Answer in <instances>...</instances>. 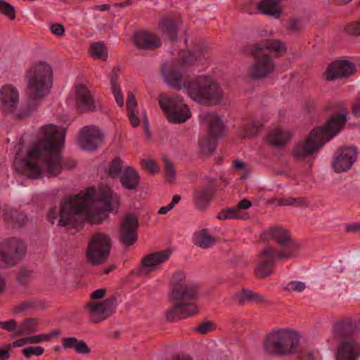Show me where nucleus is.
I'll return each mask as SVG.
<instances>
[{
    "label": "nucleus",
    "instance_id": "obj_1",
    "mask_svg": "<svg viewBox=\"0 0 360 360\" xmlns=\"http://www.w3.org/2000/svg\"><path fill=\"white\" fill-rule=\"evenodd\" d=\"M120 206V198L108 186L100 188L96 192L89 188L74 197L61 202L60 206L52 207L48 213L51 224L58 218L60 226L76 227L88 220L91 224L101 223L108 213Z\"/></svg>",
    "mask_w": 360,
    "mask_h": 360
},
{
    "label": "nucleus",
    "instance_id": "obj_2",
    "mask_svg": "<svg viewBox=\"0 0 360 360\" xmlns=\"http://www.w3.org/2000/svg\"><path fill=\"white\" fill-rule=\"evenodd\" d=\"M65 133L53 124L40 128L38 140L23 160V167L18 172L31 179H38L43 174L49 177L56 176L63 168L70 169L75 167L74 160L68 159L63 165L60 150L63 146Z\"/></svg>",
    "mask_w": 360,
    "mask_h": 360
},
{
    "label": "nucleus",
    "instance_id": "obj_3",
    "mask_svg": "<svg viewBox=\"0 0 360 360\" xmlns=\"http://www.w3.org/2000/svg\"><path fill=\"white\" fill-rule=\"evenodd\" d=\"M197 59L198 57L190 52L182 56V64L179 67L172 66L162 70L165 81L172 88L186 89L188 96L200 104L217 105L223 99V92L217 82L204 75L190 79L186 75L184 65L192 64Z\"/></svg>",
    "mask_w": 360,
    "mask_h": 360
},
{
    "label": "nucleus",
    "instance_id": "obj_4",
    "mask_svg": "<svg viewBox=\"0 0 360 360\" xmlns=\"http://www.w3.org/2000/svg\"><path fill=\"white\" fill-rule=\"evenodd\" d=\"M199 285L191 281L184 271L173 274L170 283L169 300L174 305L166 311L169 321H177L196 314L198 307L193 302L198 293Z\"/></svg>",
    "mask_w": 360,
    "mask_h": 360
},
{
    "label": "nucleus",
    "instance_id": "obj_5",
    "mask_svg": "<svg viewBox=\"0 0 360 360\" xmlns=\"http://www.w3.org/2000/svg\"><path fill=\"white\" fill-rule=\"evenodd\" d=\"M347 121V113L333 115L322 127L314 129L304 140L299 141L292 154L297 160H304L317 153L321 148L339 133Z\"/></svg>",
    "mask_w": 360,
    "mask_h": 360
},
{
    "label": "nucleus",
    "instance_id": "obj_6",
    "mask_svg": "<svg viewBox=\"0 0 360 360\" xmlns=\"http://www.w3.org/2000/svg\"><path fill=\"white\" fill-rule=\"evenodd\" d=\"M300 335L292 330L278 329L268 333L264 340V349L271 356H288L297 352Z\"/></svg>",
    "mask_w": 360,
    "mask_h": 360
},
{
    "label": "nucleus",
    "instance_id": "obj_7",
    "mask_svg": "<svg viewBox=\"0 0 360 360\" xmlns=\"http://www.w3.org/2000/svg\"><path fill=\"white\" fill-rule=\"evenodd\" d=\"M52 75V68L46 62H39L31 67L27 73L30 103L33 104L49 94Z\"/></svg>",
    "mask_w": 360,
    "mask_h": 360
},
{
    "label": "nucleus",
    "instance_id": "obj_8",
    "mask_svg": "<svg viewBox=\"0 0 360 360\" xmlns=\"http://www.w3.org/2000/svg\"><path fill=\"white\" fill-rule=\"evenodd\" d=\"M159 104L169 122L184 123L191 117L188 105L179 96H162Z\"/></svg>",
    "mask_w": 360,
    "mask_h": 360
},
{
    "label": "nucleus",
    "instance_id": "obj_9",
    "mask_svg": "<svg viewBox=\"0 0 360 360\" xmlns=\"http://www.w3.org/2000/svg\"><path fill=\"white\" fill-rule=\"evenodd\" d=\"M200 118L207 125V134L201 138L199 145L203 153H210L216 148L217 139L223 136L224 127L220 117L211 113H203Z\"/></svg>",
    "mask_w": 360,
    "mask_h": 360
},
{
    "label": "nucleus",
    "instance_id": "obj_10",
    "mask_svg": "<svg viewBox=\"0 0 360 360\" xmlns=\"http://www.w3.org/2000/svg\"><path fill=\"white\" fill-rule=\"evenodd\" d=\"M112 248L110 236L103 233L94 234L86 250V258L89 263L98 265L105 262Z\"/></svg>",
    "mask_w": 360,
    "mask_h": 360
},
{
    "label": "nucleus",
    "instance_id": "obj_11",
    "mask_svg": "<svg viewBox=\"0 0 360 360\" xmlns=\"http://www.w3.org/2000/svg\"><path fill=\"white\" fill-rule=\"evenodd\" d=\"M25 244L15 238H8L0 245V268L6 269L17 264L25 256Z\"/></svg>",
    "mask_w": 360,
    "mask_h": 360
},
{
    "label": "nucleus",
    "instance_id": "obj_12",
    "mask_svg": "<svg viewBox=\"0 0 360 360\" xmlns=\"http://www.w3.org/2000/svg\"><path fill=\"white\" fill-rule=\"evenodd\" d=\"M255 62L250 70L252 79H258L267 77L275 70V63L271 57L263 53L261 44H255L251 50Z\"/></svg>",
    "mask_w": 360,
    "mask_h": 360
},
{
    "label": "nucleus",
    "instance_id": "obj_13",
    "mask_svg": "<svg viewBox=\"0 0 360 360\" xmlns=\"http://www.w3.org/2000/svg\"><path fill=\"white\" fill-rule=\"evenodd\" d=\"M359 335V324L349 318L337 321L332 328V338L339 343L346 340H356Z\"/></svg>",
    "mask_w": 360,
    "mask_h": 360
},
{
    "label": "nucleus",
    "instance_id": "obj_14",
    "mask_svg": "<svg viewBox=\"0 0 360 360\" xmlns=\"http://www.w3.org/2000/svg\"><path fill=\"white\" fill-rule=\"evenodd\" d=\"M115 299H106L102 302H89L85 307L92 323H99L111 316L115 309Z\"/></svg>",
    "mask_w": 360,
    "mask_h": 360
},
{
    "label": "nucleus",
    "instance_id": "obj_15",
    "mask_svg": "<svg viewBox=\"0 0 360 360\" xmlns=\"http://www.w3.org/2000/svg\"><path fill=\"white\" fill-rule=\"evenodd\" d=\"M74 99L75 108L79 112H93L97 109V105L91 92L83 84L75 86Z\"/></svg>",
    "mask_w": 360,
    "mask_h": 360
},
{
    "label": "nucleus",
    "instance_id": "obj_16",
    "mask_svg": "<svg viewBox=\"0 0 360 360\" xmlns=\"http://www.w3.org/2000/svg\"><path fill=\"white\" fill-rule=\"evenodd\" d=\"M139 225L138 218L134 214H127L124 217L120 228V240L124 245L130 246L136 241Z\"/></svg>",
    "mask_w": 360,
    "mask_h": 360
},
{
    "label": "nucleus",
    "instance_id": "obj_17",
    "mask_svg": "<svg viewBox=\"0 0 360 360\" xmlns=\"http://www.w3.org/2000/svg\"><path fill=\"white\" fill-rule=\"evenodd\" d=\"M171 254V250H165L143 257L139 271V275L148 276L155 270L157 266L166 262L169 259Z\"/></svg>",
    "mask_w": 360,
    "mask_h": 360
},
{
    "label": "nucleus",
    "instance_id": "obj_18",
    "mask_svg": "<svg viewBox=\"0 0 360 360\" xmlns=\"http://www.w3.org/2000/svg\"><path fill=\"white\" fill-rule=\"evenodd\" d=\"M103 141V134L101 130L94 126L82 129L79 141L81 147L86 150H94Z\"/></svg>",
    "mask_w": 360,
    "mask_h": 360
},
{
    "label": "nucleus",
    "instance_id": "obj_19",
    "mask_svg": "<svg viewBox=\"0 0 360 360\" xmlns=\"http://www.w3.org/2000/svg\"><path fill=\"white\" fill-rule=\"evenodd\" d=\"M134 46L141 50H155L162 46L160 37L155 34L147 30H139L133 34Z\"/></svg>",
    "mask_w": 360,
    "mask_h": 360
},
{
    "label": "nucleus",
    "instance_id": "obj_20",
    "mask_svg": "<svg viewBox=\"0 0 360 360\" xmlns=\"http://www.w3.org/2000/svg\"><path fill=\"white\" fill-rule=\"evenodd\" d=\"M356 156L357 151L354 147H345L340 149L338 155L332 162L334 170L340 173L349 169L356 161Z\"/></svg>",
    "mask_w": 360,
    "mask_h": 360
},
{
    "label": "nucleus",
    "instance_id": "obj_21",
    "mask_svg": "<svg viewBox=\"0 0 360 360\" xmlns=\"http://www.w3.org/2000/svg\"><path fill=\"white\" fill-rule=\"evenodd\" d=\"M355 72V66L346 60H336L331 63L327 68L325 77L327 81H333L338 78L349 77Z\"/></svg>",
    "mask_w": 360,
    "mask_h": 360
},
{
    "label": "nucleus",
    "instance_id": "obj_22",
    "mask_svg": "<svg viewBox=\"0 0 360 360\" xmlns=\"http://www.w3.org/2000/svg\"><path fill=\"white\" fill-rule=\"evenodd\" d=\"M273 248L266 247L259 255L255 274L259 278H265L272 273L276 258L273 255Z\"/></svg>",
    "mask_w": 360,
    "mask_h": 360
},
{
    "label": "nucleus",
    "instance_id": "obj_23",
    "mask_svg": "<svg viewBox=\"0 0 360 360\" xmlns=\"http://www.w3.org/2000/svg\"><path fill=\"white\" fill-rule=\"evenodd\" d=\"M335 360H359L360 344L356 340H346L340 342L335 355Z\"/></svg>",
    "mask_w": 360,
    "mask_h": 360
},
{
    "label": "nucleus",
    "instance_id": "obj_24",
    "mask_svg": "<svg viewBox=\"0 0 360 360\" xmlns=\"http://www.w3.org/2000/svg\"><path fill=\"white\" fill-rule=\"evenodd\" d=\"M0 101L4 110L13 111L19 103V94L13 86L7 84L0 89Z\"/></svg>",
    "mask_w": 360,
    "mask_h": 360
},
{
    "label": "nucleus",
    "instance_id": "obj_25",
    "mask_svg": "<svg viewBox=\"0 0 360 360\" xmlns=\"http://www.w3.org/2000/svg\"><path fill=\"white\" fill-rule=\"evenodd\" d=\"M281 0H262L260 2L252 1L251 6L258 9L262 13L279 18L282 13Z\"/></svg>",
    "mask_w": 360,
    "mask_h": 360
},
{
    "label": "nucleus",
    "instance_id": "obj_26",
    "mask_svg": "<svg viewBox=\"0 0 360 360\" xmlns=\"http://www.w3.org/2000/svg\"><path fill=\"white\" fill-rule=\"evenodd\" d=\"M300 250V244L295 240L284 245L280 246L279 250L273 248L274 256L278 259H290L296 257Z\"/></svg>",
    "mask_w": 360,
    "mask_h": 360
},
{
    "label": "nucleus",
    "instance_id": "obj_27",
    "mask_svg": "<svg viewBox=\"0 0 360 360\" xmlns=\"http://www.w3.org/2000/svg\"><path fill=\"white\" fill-rule=\"evenodd\" d=\"M193 241L196 246L207 249L214 245L217 239L209 233L207 229H203L193 234Z\"/></svg>",
    "mask_w": 360,
    "mask_h": 360
},
{
    "label": "nucleus",
    "instance_id": "obj_28",
    "mask_svg": "<svg viewBox=\"0 0 360 360\" xmlns=\"http://www.w3.org/2000/svg\"><path fill=\"white\" fill-rule=\"evenodd\" d=\"M139 180L138 172L131 167H127L120 177L122 185L128 190L135 189L139 186Z\"/></svg>",
    "mask_w": 360,
    "mask_h": 360
},
{
    "label": "nucleus",
    "instance_id": "obj_29",
    "mask_svg": "<svg viewBox=\"0 0 360 360\" xmlns=\"http://www.w3.org/2000/svg\"><path fill=\"white\" fill-rule=\"evenodd\" d=\"M256 44H261L263 46V51L266 50L276 57L283 56L287 51L285 43L279 39H268L262 43H257Z\"/></svg>",
    "mask_w": 360,
    "mask_h": 360
},
{
    "label": "nucleus",
    "instance_id": "obj_30",
    "mask_svg": "<svg viewBox=\"0 0 360 360\" xmlns=\"http://www.w3.org/2000/svg\"><path fill=\"white\" fill-rule=\"evenodd\" d=\"M63 349H73L78 354H89L91 350L86 342L75 337L63 338L62 340Z\"/></svg>",
    "mask_w": 360,
    "mask_h": 360
},
{
    "label": "nucleus",
    "instance_id": "obj_31",
    "mask_svg": "<svg viewBox=\"0 0 360 360\" xmlns=\"http://www.w3.org/2000/svg\"><path fill=\"white\" fill-rule=\"evenodd\" d=\"M267 234L269 237L274 240L279 246L286 245L295 240L290 232L281 227H274L269 229Z\"/></svg>",
    "mask_w": 360,
    "mask_h": 360
},
{
    "label": "nucleus",
    "instance_id": "obj_32",
    "mask_svg": "<svg viewBox=\"0 0 360 360\" xmlns=\"http://www.w3.org/2000/svg\"><path fill=\"white\" fill-rule=\"evenodd\" d=\"M291 136V134L288 131L274 129L269 133L267 141L271 146H281L288 142Z\"/></svg>",
    "mask_w": 360,
    "mask_h": 360
},
{
    "label": "nucleus",
    "instance_id": "obj_33",
    "mask_svg": "<svg viewBox=\"0 0 360 360\" xmlns=\"http://www.w3.org/2000/svg\"><path fill=\"white\" fill-rule=\"evenodd\" d=\"M214 184L211 182L205 188L198 190L195 193L194 198L198 207L202 208L210 202L214 191Z\"/></svg>",
    "mask_w": 360,
    "mask_h": 360
},
{
    "label": "nucleus",
    "instance_id": "obj_34",
    "mask_svg": "<svg viewBox=\"0 0 360 360\" xmlns=\"http://www.w3.org/2000/svg\"><path fill=\"white\" fill-rule=\"evenodd\" d=\"M233 300L240 304H244L249 302H260L264 301V297L248 289H243L241 291L236 292L233 295Z\"/></svg>",
    "mask_w": 360,
    "mask_h": 360
},
{
    "label": "nucleus",
    "instance_id": "obj_35",
    "mask_svg": "<svg viewBox=\"0 0 360 360\" xmlns=\"http://www.w3.org/2000/svg\"><path fill=\"white\" fill-rule=\"evenodd\" d=\"M38 325L39 323L37 319H27L18 325L17 335L20 336L34 333L38 330Z\"/></svg>",
    "mask_w": 360,
    "mask_h": 360
},
{
    "label": "nucleus",
    "instance_id": "obj_36",
    "mask_svg": "<svg viewBox=\"0 0 360 360\" xmlns=\"http://www.w3.org/2000/svg\"><path fill=\"white\" fill-rule=\"evenodd\" d=\"M117 70L114 68L110 73V85L115 101L120 107L124 105V98L120 89L117 83Z\"/></svg>",
    "mask_w": 360,
    "mask_h": 360
},
{
    "label": "nucleus",
    "instance_id": "obj_37",
    "mask_svg": "<svg viewBox=\"0 0 360 360\" xmlns=\"http://www.w3.org/2000/svg\"><path fill=\"white\" fill-rule=\"evenodd\" d=\"M217 217L219 219H245L248 217V214L245 212L240 210L237 207L228 208L218 214Z\"/></svg>",
    "mask_w": 360,
    "mask_h": 360
},
{
    "label": "nucleus",
    "instance_id": "obj_38",
    "mask_svg": "<svg viewBox=\"0 0 360 360\" xmlns=\"http://www.w3.org/2000/svg\"><path fill=\"white\" fill-rule=\"evenodd\" d=\"M90 55L96 59L106 60L108 58V50L103 42H94L89 47Z\"/></svg>",
    "mask_w": 360,
    "mask_h": 360
},
{
    "label": "nucleus",
    "instance_id": "obj_39",
    "mask_svg": "<svg viewBox=\"0 0 360 360\" xmlns=\"http://www.w3.org/2000/svg\"><path fill=\"white\" fill-rule=\"evenodd\" d=\"M264 120H256L247 123L244 126L243 136L245 137L254 136L257 134L258 130L262 127L265 123Z\"/></svg>",
    "mask_w": 360,
    "mask_h": 360
},
{
    "label": "nucleus",
    "instance_id": "obj_40",
    "mask_svg": "<svg viewBox=\"0 0 360 360\" xmlns=\"http://www.w3.org/2000/svg\"><path fill=\"white\" fill-rule=\"evenodd\" d=\"M160 29L163 34L170 41H174L177 36L176 24H160Z\"/></svg>",
    "mask_w": 360,
    "mask_h": 360
},
{
    "label": "nucleus",
    "instance_id": "obj_41",
    "mask_svg": "<svg viewBox=\"0 0 360 360\" xmlns=\"http://www.w3.org/2000/svg\"><path fill=\"white\" fill-rule=\"evenodd\" d=\"M6 219L18 224L23 225L27 220L26 216L22 213H19L16 210L11 209L6 214Z\"/></svg>",
    "mask_w": 360,
    "mask_h": 360
},
{
    "label": "nucleus",
    "instance_id": "obj_42",
    "mask_svg": "<svg viewBox=\"0 0 360 360\" xmlns=\"http://www.w3.org/2000/svg\"><path fill=\"white\" fill-rule=\"evenodd\" d=\"M122 167V160L117 157L114 159L109 165L108 174L110 176L115 178L120 175Z\"/></svg>",
    "mask_w": 360,
    "mask_h": 360
},
{
    "label": "nucleus",
    "instance_id": "obj_43",
    "mask_svg": "<svg viewBox=\"0 0 360 360\" xmlns=\"http://www.w3.org/2000/svg\"><path fill=\"white\" fill-rule=\"evenodd\" d=\"M44 352V348L40 346H30L22 349V354L27 359L32 356H41Z\"/></svg>",
    "mask_w": 360,
    "mask_h": 360
},
{
    "label": "nucleus",
    "instance_id": "obj_44",
    "mask_svg": "<svg viewBox=\"0 0 360 360\" xmlns=\"http://www.w3.org/2000/svg\"><path fill=\"white\" fill-rule=\"evenodd\" d=\"M0 12L6 15L10 20L15 19V13L13 6L3 0H0Z\"/></svg>",
    "mask_w": 360,
    "mask_h": 360
},
{
    "label": "nucleus",
    "instance_id": "obj_45",
    "mask_svg": "<svg viewBox=\"0 0 360 360\" xmlns=\"http://www.w3.org/2000/svg\"><path fill=\"white\" fill-rule=\"evenodd\" d=\"M306 288V284L304 282L298 281H292L288 283L283 289L289 292H301Z\"/></svg>",
    "mask_w": 360,
    "mask_h": 360
},
{
    "label": "nucleus",
    "instance_id": "obj_46",
    "mask_svg": "<svg viewBox=\"0 0 360 360\" xmlns=\"http://www.w3.org/2000/svg\"><path fill=\"white\" fill-rule=\"evenodd\" d=\"M166 176L168 181H172L176 178V169L174 165L167 158H163Z\"/></svg>",
    "mask_w": 360,
    "mask_h": 360
},
{
    "label": "nucleus",
    "instance_id": "obj_47",
    "mask_svg": "<svg viewBox=\"0 0 360 360\" xmlns=\"http://www.w3.org/2000/svg\"><path fill=\"white\" fill-rule=\"evenodd\" d=\"M0 327L8 331H15L11 336L15 338L17 335V329L18 327V322L15 319H11L7 321H0Z\"/></svg>",
    "mask_w": 360,
    "mask_h": 360
},
{
    "label": "nucleus",
    "instance_id": "obj_48",
    "mask_svg": "<svg viewBox=\"0 0 360 360\" xmlns=\"http://www.w3.org/2000/svg\"><path fill=\"white\" fill-rule=\"evenodd\" d=\"M343 30L349 36L357 37L360 35V24H345Z\"/></svg>",
    "mask_w": 360,
    "mask_h": 360
},
{
    "label": "nucleus",
    "instance_id": "obj_49",
    "mask_svg": "<svg viewBox=\"0 0 360 360\" xmlns=\"http://www.w3.org/2000/svg\"><path fill=\"white\" fill-rule=\"evenodd\" d=\"M215 327L212 322L206 321L202 322L199 324V326L195 328V330L200 334H207L214 330Z\"/></svg>",
    "mask_w": 360,
    "mask_h": 360
},
{
    "label": "nucleus",
    "instance_id": "obj_50",
    "mask_svg": "<svg viewBox=\"0 0 360 360\" xmlns=\"http://www.w3.org/2000/svg\"><path fill=\"white\" fill-rule=\"evenodd\" d=\"M37 305L36 302L32 300H27L21 302L14 308L15 312H20L34 308Z\"/></svg>",
    "mask_w": 360,
    "mask_h": 360
},
{
    "label": "nucleus",
    "instance_id": "obj_51",
    "mask_svg": "<svg viewBox=\"0 0 360 360\" xmlns=\"http://www.w3.org/2000/svg\"><path fill=\"white\" fill-rule=\"evenodd\" d=\"M142 162L143 165L145 166L146 169L152 174L159 172L160 169L154 160H145Z\"/></svg>",
    "mask_w": 360,
    "mask_h": 360
},
{
    "label": "nucleus",
    "instance_id": "obj_52",
    "mask_svg": "<svg viewBox=\"0 0 360 360\" xmlns=\"http://www.w3.org/2000/svg\"><path fill=\"white\" fill-rule=\"evenodd\" d=\"M285 29L288 34H297L304 29V27L302 24H287Z\"/></svg>",
    "mask_w": 360,
    "mask_h": 360
},
{
    "label": "nucleus",
    "instance_id": "obj_53",
    "mask_svg": "<svg viewBox=\"0 0 360 360\" xmlns=\"http://www.w3.org/2000/svg\"><path fill=\"white\" fill-rule=\"evenodd\" d=\"M49 30L56 36H62L65 29L62 24H49Z\"/></svg>",
    "mask_w": 360,
    "mask_h": 360
},
{
    "label": "nucleus",
    "instance_id": "obj_54",
    "mask_svg": "<svg viewBox=\"0 0 360 360\" xmlns=\"http://www.w3.org/2000/svg\"><path fill=\"white\" fill-rule=\"evenodd\" d=\"M47 337L45 334H39L27 338L29 344H37L47 341Z\"/></svg>",
    "mask_w": 360,
    "mask_h": 360
},
{
    "label": "nucleus",
    "instance_id": "obj_55",
    "mask_svg": "<svg viewBox=\"0 0 360 360\" xmlns=\"http://www.w3.org/2000/svg\"><path fill=\"white\" fill-rule=\"evenodd\" d=\"M309 205L307 199L304 197L292 198V206L306 207Z\"/></svg>",
    "mask_w": 360,
    "mask_h": 360
},
{
    "label": "nucleus",
    "instance_id": "obj_56",
    "mask_svg": "<svg viewBox=\"0 0 360 360\" xmlns=\"http://www.w3.org/2000/svg\"><path fill=\"white\" fill-rule=\"evenodd\" d=\"M136 106V100L134 95L132 93H129L127 99V108L128 112L134 110Z\"/></svg>",
    "mask_w": 360,
    "mask_h": 360
},
{
    "label": "nucleus",
    "instance_id": "obj_57",
    "mask_svg": "<svg viewBox=\"0 0 360 360\" xmlns=\"http://www.w3.org/2000/svg\"><path fill=\"white\" fill-rule=\"evenodd\" d=\"M31 276V271L27 270H21L19 273V275L18 276V281L21 284H25L29 278Z\"/></svg>",
    "mask_w": 360,
    "mask_h": 360
},
{
    "label": "nucleus",
    "instance_id": "obj_58",
    "mask_svg": "<svg viewBox=\"0 0 360 360\" xmlns=\"http://www.w3.org/2000/svg\"><path fill=\"white\" fill-rule=\"evenodd\" d=\"M128 115L131 124L134 127H138L140 124V122L139 117L135 115L134 110L128 112Z\"/></svg>",
    "mask_w": 360,
    "mask_h": 360
},
{
    "label": "nucleus",
    "instance_id": "obj_59",
    "mask_svg": "<svg viewBox=\"0 0 360 360\" xmlns=\"http://www.w3.org/2000/svg\"><path fill=\"white\" fill-rule=\"evenodd\" d=\"M106 293V290L105 288H100L94 290L91 294V299H101L103 298Z\"/></svg>",
    "mask_w": 360,
    "mask_h": 360
},
{
    "label": "nucleus",
    "instance_id": "obj_60",
    "mask_svg": "<svg viewBox=\"0 0 360 360\" xmlns=\"http://www.w3.org/2000/svg\"><path fill=\"white\" fill-rule=\"evenodd\" d=\"M276 203L279 206H292V198H278L276 200Z\"/></svg>",
    "mask_w": 360,
    "mask_h": 360
},
{
    "label": "nucleus",
    "instance_id": "obj_61",
    "mask_svg": "<svg viewBox=\"0 0 360 360\" xmlns=\"http://www.w3.org/2000/svg\"><path fill=\"white\" fill-rule=\"evenodd\" d=\"M251 206H252V202L249 200L245 198L238 202L237 207L239 208L240 210H248Z\"/></svg>",
    "mask_w": 360,
    "mask_h": 360
},
{
    "label": "nucleus",
    "instance_id": "obj_62",
    "mask_svg": "<svg viewBox=\"0 0 360 360\" xmlns=\"http://www.w3.org/2000/svg\"><path fill=\"white\" fill-rule=\"evenodd\" d=\"M180 20H182L179 14H172L167 17L163 20L162 22H179Z\"/></svg>",
    "mask_w": 360,
    "mask_h": 360
},
{
    "label": "nucleus",
    "instance_id": "obj_63",
    "mask_svg": "<svg viewBox=\"0 0 360 360\" xmlns=\"http://www.w3.org/2000/svg\"><path fill=\"white\" fill-rule=\"evenodd\" d=\"M26 344L28 343L27 338H21L20 340H18L12 343L13 347H22Z\"/></svg>",
    "mask_w": 360,
    "mask_h": 360
},
{
    "label": "nucleus",
    "instance_id": "obj_64",
    "mask_svg": "<svg viewBox=\"0 0 360 360\" xmlns=\"http://www.w3.org/2000/svg\"><path fill=\"white\" fill-rule=\"evenodd\" d=\"M347 231L348 232H356L360 231V223L359 224H352L347 226Z\"/></svg>",
    "mask_w": 360,
    "mask_h": 360
}]
</instances>
